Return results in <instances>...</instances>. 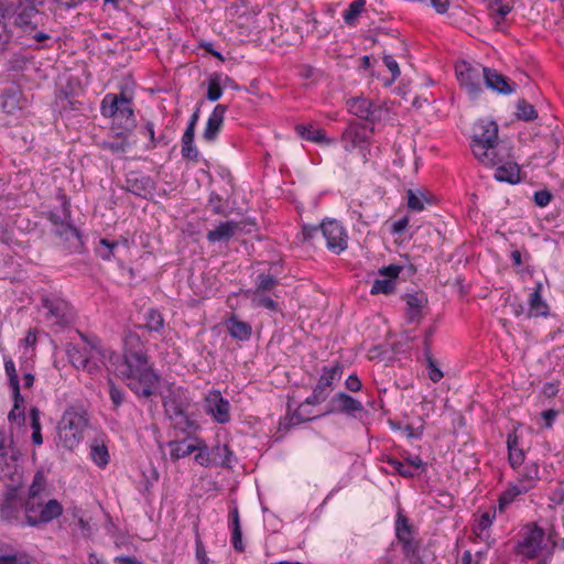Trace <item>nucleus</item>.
<instances>
[{
	"mask_svg": "<svg viewBox=\"0 0 564 564\" xmlns=\"http://www.w3.org/2000/svg\"><path fill=\"white\" fill-rule=\"evenodd\" d=\"M208 205L210 206L214 214H224L225 209L221 204V197L216 193H210Z\"/></svg>",
	"mask_w": 564,
	"mask_h": 564,
	"instance_id": "obj_62",
	"label": "nucleus"
},
{
	"mask_svg": "<svg viewBox=\"0 0 564 564\" xmlns=\"http://www.w3.org/2000/svg\"><path fill=\"white\" fill-rule=\"evenodd\" d=\"M554 545L551 536L546 535L542 528L532 524L528 527L523 540L517 544L516 552L528 560L551 557Z\"/></svg>",
	"mask_w": 564,
	"mask_h": 564,
	"instance_id": "obj_6",
	"label": "nucleus"
},
{
	"mask_svg": "<svg viewBox=\"0 0 564 564\" xmlns=\"http://www.w3.org/2000/svg\"><path fill=\"white\" fill-rule=\"evenodd\" d=\"M365 6V0H354L343 14L344 21L349 25L354 24L359 14L364 11Z\"/></svg>",
	"mask_w": 564,
	"mask_h": 564,
	"instance_id": "obj_47",
	"label": "nucleus"
},
{
	"mask_svg": "<svg viewBox=\"0 0 564 564\" xmlns=\"http://www.w3.org/2000/svg\"><path fill=\"white\" fill-rule=\"evenodd\" d=\"M121 101V95L107 94L100 105V112L105 118H116L118 115V107Z\"/></svg>",
	"mask_w": 564,
	"mask_h": 564,
	"instance_id": "obj_33",
	"label": "nucleus"
},
{
	"mask_svg": "<svg viewBox=\"0 0 564 564\" xmlns=\"http://www.w3.org/2000/svg\"><path fill=\"white\" fill-rule=\"evenodd\" d=\"M278 284V279L269 273H260L256 279V289L253 292H265L272 290Z\"/></svg>",
	"mask_w": 564,
	"mask_h": 564,
	"instance_id": "obj_48",
	"label": "nucleus"
},
{
	"mask_svg": "<svg viewBox=\"0 0 564 564\" xmlns=\"http://www.w3.org/2000/svg\"><path fill=\"white\" fill-rule=\"evenodd\" d=\"M405 302V316L408 322L416 323L422 317V310L427 303V300L424 294L415 293V294H406L404 296Z\"/></svg>",
	"mask_w": 564,
	"mask_h": 564,
	"instance_id": "obj_19",
	"label": "nucleus"
},
{
	"mask_svg": "<svg viewBox=\"0 0 564 564\" xmlns=\"http://www.w3.org/2000/svg\"><path fill=\"white\" fill-rule=\"evenodd\" d=\"M508 158L501 163L496 164L495 178L499 182L516 184L520 181V167L517 163L506 161Z\"/></svg>",
	"mask_w": 564,
	"mask_h": 564,
	"instance_id": "obj_22",
	"label": "nucleus"
},
{
	"mask_svg": "<svg viewBox=\"0 0 564 564\" xmlns=\"http://www.w3.org/2000/svg\"><path fill=\"white\" fill-rule=\"evenodd\" d=\"M58 205L48 212V219L55 225H68L70 219L69 203L65 195L57 197Z\"/></svg>",
	"mask_w": 564,
	"mask_h": 564,
	"instance_id": "obj_23",
	"label": "nucleus"
},
{
	"mask_svg": "<svg viewBox=\"0 0 564 564\" xmlns=\"http://www.w3.org/2000/svg\"><path fill=\"white\" fill-rule=\"evenodd\" d=\"M77 334L84 341V346L69 345L66 349L72 365L88 373L99 372L101 366H106L126 381L127 386L138 397H151L160 382V377L153 370L143 346L134 335L126 339L123 356L104 347L95 336L86 335L79 330Z\"/></svg>",
	"mask_w": 564,
	"mask_h": 564,
	"instance_id": "obj_1",
	"label": "nucleus"
},
{
	"mask_svg": "<svg viewBox=\"0 0 564 564\" xmlns=\"http://www.w3.org/2000/svg\"><path fill=\"white\" fill-rule=\"evenodd\" d=\"M347 107L349 112L370 122L380 121L387 112L382 105L364 97L350 98L347 100Z\"/></svg>",
	"mask_w": 564,
	"mask_h": 564,
	"instance_id": "obj_11",
	"label": "nucleus"
},
{
	"mask_svg": "<svg viewBox=\"0 0 564 564\" xmlns=\"http://www.w3.org/2000/svg\"><path fill=\"white\" fill-rule=\"evenodd\" d=\"M144 321V327L150 332H160L164 326V319L161 313L154 308L145 313Z\"/></svg>",
	"mask_w": 564,
	"mask_h": 564,
	"instance_id": "obj_43",
	"label": "nucleus"
},
{
	"mask_svg": "<svg viewBox=\"0 0 564 564\" xmlns=\"http://www.w3.org/2000/svg\"><path fill=\"white\" fill-rule=\"evenodd\" d=\"M203 406L217 423L226 424L230 421V403L219 390L209 391L204 398Z\"/></svg>",
	"mask_w": 564,
	"mask_h": 564,
	"instance_id": "obj_12",
	"label": "nucleus"
},
{
	"mask_svg": "<svg viewBox=\"0 0 564 564\" xmlns=\"http://www.w3.org/2000/svg\"><path fill=\"white\" fill-rule=\"evenodd\" d=\"M382 61H383L384 65L387 66V68L391 72V75H392L391 79L386 85H391L393 82H395L398 79V77L401 74L399 64L390 55H384L382 57Z\"/></svg>",
	"mask_w": 564,
	"mask_h": 564,
	"instance_id": "obj_56",
	"label": "nucleus"
},
{
	"mask_svg": "<svg viewBox=\"0 0 564 564\" xmlns=\"http://www.w3.org/2000/svg\"><path fill=\"white\" fill-rule=\"evenodd\" d=\"M251 303L254 307H264L270 311L278 310V303L272 299L263 295V292H252Z\"/></svg>",
	"mask_w": 564,
	"mask_h": 564,
	"instance_id": "obj_49",
	"label": "nucleus"
},
{
	"mask_svg": "<svg viewBox=\"0 0 564 564\" xmlns=\"http://www.w3.org/2000/svg\"><path fill=\"white\" fill-rule=\"evenodd\" d=\"M195 545H196L195 555H196L198 563L199 564H209V558L207 556L205 546H204L202 540L199 539V536L196 538Z\"/></svg>",
	"mask_w": 564,
	"mask_h": 564,
	"instance_id": "obj_61",
	"label": "nucleus"
},
{
	"mask_svg": "<svg viewBox=\"0 0 564 564\" xmlns=\"http://www.w3.org/2000/svg\"><path fill=\"white\" fill-rule=\"evenodd\" d=\"M4 370L9 380V386L20 384L15 365L10 357H4Z\"/></svg>",
	"mask_w": 564,
	"mask_h": 564,
	"instance_id": "obj_57",
	"label": "nucleus"
},
{
	"mask_svg": "<svg viewBox=\"0 0 564 564\" xmlns=\"http://www.w3.org/2000/svg\"><path fill=\"white\" fill-rule=\"evenodd\" d=\"M0 564H31L25 557H18L17 555L0 556Z\"/></svg>",
	"mask_w": 564,
	"mask_h": 564,
	"instance_id": "obj_64",
	"label": "nucleus"
},
{
	"mask_svg": "<svg viewBox=\"0 0 564 564\" xmlns=\"http://www.w3.org/2000/svg\"><path fill=\"white\" fill-rule=\"evenodd\" d=\"M214 465L230 467L234 460V453L227 445L218 444L212 448Z\"/></svg>",
	"mask_w": 564,
	"mask_h": 564,
	"instance_id": "obj_32",
	"label": "nucleus"
},
{
	"mask_svg": "<svg viewBox=\"0 0 564 564\" xmlns=\"http://www.w3.org/2000/svg\"><path fill=\"white\" fill-rule=\"evenodd\" d=\"M400 543L402 544V551L405 557L412 563H417L420 561V556L417 553L419 546L414 539L406 540Z\"/></svg>",
	"mask_w": 564,
	"mask_h": 564,
	"instance_id": "obj_53",
	"label": "nucleus"
},
{
	"mask_svg": "<svg viewBox=\"0 0 564 564\" xmlns=\"http://www.w3.org/2000/svg\"><path fill=\"white\" fill-rule=\"evenodd\" d=\"M63 513V507L56 499L44 501L43 498L28 500L25 503V517L30 525L47 523Z\"/></svg>",
	"mask_w": 564,
	"mask_h": 564,
	"instance_id": "obj_9",
	"label": "nucleus"
},
{
	"mask_svg": "<svg viewBox=\"0 0 564 564\" xmlns=\"http://www.w3.org/2000/svg\"><path fill=\"white\" fill-rule=\"evenodd\" d=\"M20 503L14 498H8L0 507V516L3 520L11 521L17 518Z\"/></svg>",
	"mask_w": 564,
	"mask_h": 564,
	"instance_id": "obj_46",
	"label": "nucleus"
},
{
	"mask_svg": "<svg viewBox=\"0 0 564 564\" xmlns=\"http://www.w3.org/2000/svg\"><path fill=\"white\" fill-rule=\"evenodd\" d=\"M533 199L538 206L545 207L546 205L550 204V202L552 199V195L549 191H545V189L538 191L534 193Z\"/></svg>",
	"mask_w": 564,
	"mask_h": 564,
	"instance_id": "obj_63",
	"label": "nucleus"
},
{
	"mask_svg": "<svg viewBox=\"0 0 564 564\" xmlns=\"http://www.w3.org/2000/svg\"><path fill=\"white\" fill-rule=\"evenodd\" d=\"M39 313L47 326L63 329L74 319V312L69 303L58 296H48L42 300Z\"/></svg>",
	"mask_w": 564,
	"mask_h": 564,
	"instance_id": "obj_7",
	"label": "nucleus"
},
{
	"mask_svg": "<svg viewBox=\"0 0 564 564\" xmlns=\"http://www.w3.org/2000/svg\"><path fill=\"white\" fill-rule=\"evenodd\" d=\"M507 447L509 452V463L516 468L523 463L524 454L519 447V440L516 434H509L507 438Z\"/></svg>",
	"mask_w": 564,
	"mask_h": 564,
	"instance_id": "obj_29",
	"label": "nucleus"
},
{
	"mask_svg": "<svg viewBox=\"0 0 564 564\" xmlns=\"http://www.w3.org/2000/svg\"><path fill=\"white\" fill-rule=\"evenodd\" d=\"M402 271V267L390 264L378 271V278L373 280L371 294H391L395 289L397 279Z\"/></svg>",
	"mask_w": 564,
	"mask_h": 564,
	"instance_id": "obj_14",
	"label": "nucleus"
},
{
	"mask_svg": "<svg viewBox=\"0 0 564 564\" xmlns=\"http://www.w3.org/2000/svg\"><path fill=\"white\" fill-rule=\"evenodd\" d=\"M226 327L229 335L238 340H248L251 336V326L236 317L227 319Z\"/></svg>",
	"mask_w": 564,
	"mask_h": 564,
	"instance_id": "obj_27",
	"label": "nucleus"
},
{
	"mask_svg": "<svg viewBox=\"0 0 564 564\" xmlns=\"http://www.w3.org/2000/svg\"><path fill=\"white\" fill-rule=\"evenodd\" d=\"M195 133L184 132L182 137V155L186 159L197 161L198 150L194 144Z\"/></svg>",
	"mask_w": 564,
	"mask_h": 564,
	"instance_id": "obj_39",
	"label": "nucleus"
},
{
	"mask_svg": "<svg viewBox=\"0 0 564 564\" xmlns=\"http://www.w3.org/2000/svg\"><path fill=\"white\" fill-rule=\"evenodd\" d=\"M10 388L12 390L14 404H13L12 410L9 412L8 419L11 422L17 423L18 425H21L25 421L24 405H23L24 399L20 392V384L10 386Z\"/></svg>",
	"mask_w": 564,
	"mask_h": 564,
	"instance_id": "obj_26",
	"label": "nucleus"
},
{
	"mask_svg": "<svg viewBox=\"0 0 564 564\" xmlns=\"http://www.w3.org/2000/svg\"><path fill=\"white\" fill-rule=\"evenodd\" d=\"M536 111L534 107L528 104L525 100H519L517 104V117L519 119L529 121L536 118Z\"/></svg>",
	"mask_w": 564,
	"mask_h": 564,
	"instance_id": "obj_51",
	"label": "nucleus"
},
{
	"mask_svg": "<svg viewBox=\"0 0 564 564\" xmlns=\"http://www.w3.org/2000/svg\"><path fill=\"white\" fill-rule=\"evenodd\" d=\"M90 458L98 467H105L109 463V452L104 443L98 441L90 445Z\"/></svg>",
	"mask_w": 564,
	"mask_h": 564,
	"instance_id": "obj_35",
	"label": "nucleus"
},
{
	"mask_svg": "<svg viewBox=\"0 0 564 564\" xmlns=\"http://www.w3.org/2000/svg\"><path fill=\"white\" fill-rule=\"evenodd\" d=\"M29 421L30 426L32 429V435L31 440L32 443L36 446H40L43 444V436H42V424H41V411L33 406L30 409L29 412Z\"/></svg>",
	"mask_w": 564,
	"mask_h": 564,
	"instance_id": "obj_30",
	"label": "nucleus"
},
{
	"mask_svg": "<svg viewBox=\"0 0 564 564\" xmlns=\"http://www.w3.org/2000/svg\"><path fill=\"white\" fill-rule=\"evenodd\" d=\"M88 425L87 412L82 406H68L57 425V436L63 447L74 449L84 438Z\"/></svg>",
	"mask_w": 564,
	"mask_h": 564,
	"instance_id": "obj_4",
	"label": "nucleus"
},
{
	"mask_svg": "<svg viewBox=\"0 0 564 564\" xmlns=\"http://www.w3.org/2000/svg\"><path fill=\"white\" fill-rule=\"evenodd\" d=\"M528 491V486L522 485L519 480L516 484L509 485L499 498L500 508H505V506L511 503L518 496Z\"/></svg>",
	"mask_w": 564,
	"mask_h": 564,
	"instance_id": "obj_34",
	"label": "nucleus"
},
{
	"mask_svg": "<svg viewBox=\"0 0 564 564\" xmlns=\"http://www.w3.org/2000/svg\"><path fill=\"white\" fill-rule=\"evenodd\" d=\"M341 373L343 368L338 364L328 368H324L321 378L315 386V389H319V392L327 398L332 390L333 383L340 379Z\"/></svg>",
	"mask_w": 564,
	"mask_h": 564,
	"instance_id": "obj_21",
	"label": "nucleus"
},
{
	"mask_svg": "<svg viewBox=\"0 0 564 564\" xmlns=\"http://www.w3.org/2000/svg\"><path fill=\"white\" fill-rule=\"evenodd\" d=\"M239 229V223L232 220L224 221L220 223L216 228L208 230L206 238L212 243L228 241L236 235Z\"/></svg>",
	"mask_w": 564,
	"mask_h": 564,
	"instance_id": "obj_20",
	"label": "nucleus"
},
{
	"mask_svg": "<svg viewBox=\"0 0 564 564\" xmlns=\"http://www.w3.org/2000/svg\"><path fill=\"white\" fill-rule=\"evenodd\" d=\"M542 285L536 284V288L529 296V316H546L549 314V306L541 296Z\"/></svg>",
	"mask_w": 564,
	"mask_h": 564,
	"instance_id": "obj_25",
	"label": "nucleus"
},
{
	"mask_svg": "<svg viewBox=\"0 0 564 564\" xmlns=\"http://www.w3.org/2000/svg\"><path fill=\"white\" fill-rule=\"evenodd\" d=\"M12 20L6 11V6L0 3V54H2L12 39V33L8 29L7 21Z\"/></svg>",
	"mask_w": 564,
	"mask_h": 564,
	"instance_id": "obj_31",
	"label": "nucleus"
},
{
	"mask_svg": "<svg viewBox=\"0 0 564 564\" xmlns=\"http://www.w3.org/2000/svg\"><path fill=\"white\" fill-rule=\"evenodd\" d=\"M163 408L174 426L182 432L197 430L198 425L194 413L191 412V398L182 387L170 386L163 395Z\"/></svg>",
	"mask_w": 564,
	"mask_h": 564,
	"instance_id": "obj_3",
	"label": "nucleus"
},
{
	"mask_svg": "<svg viewBox=\"0 0 564 564\" xmlns=\"http://www.w3.org/2000/svg\"><path fill=\"white\" fill-rule=\"evenodd\" d=\"M495 518L496 511H486L481 513L478 519H476L473 530L477 536L484 538L487 535V530L494 523Z\"/></svg>",
	"mask_w": 564,
	"mask_h": 564,
	"instance_id": "obj_36",
	"label": "nucleus"
},
{
	"mask_svg": "<svg viewBox=\"0 0 564 564\" xmlns=\"http://www.w3.org/2000/svg\"><path fill=\"white\" fill-rule=\"evenodd\" d=\"M127 188L139 197L149 198L154 191V182L150 176L131 173L127 177Z\"/></svg>",
	"mask_w": 564,
	"mask_h": 564,
	"instance_id": "obj_18",
	"label": "nucleus"
},
{
	"mask_svg": "<svg viewBox=\"0 0 564 564\" xmlns=\"http://www.w3.org/2000/svg\"><path fill=\"white\" fill-rule=\"evenodd\" d=\"M109 397L113 408L120 406L124 401V392L117 388L112 380H109Z\"/></svg>",
	"mask_w": 564,
	"mask_h": 564,
	"instance_id": "obj_58",
	"label": "nucleus"
},
{
	"mask_svg": "<svg viewBox=\"0 0 564 564\" xmlns=\"http://www.w3.org/2000/svg\"><path fill=\"white\" fill-rule=\"evenodd\" d=\"M227 107L225 105H217L209 115L206 127L203 132V139L207 142H214L220 132Z\"/></svg>",
	"mask_w": 564,
	"mask_h": 564,
	"instance_id": "obj_16",
	"label": "nucleus"
},
{
	"mask_svg": "<svg viewBox=\"0 0 564 564\" xmlns=\"http://www.w3.org/2000/svg\"><path fill=\"white\" fill-rule=\"evenodd\" d=\"M115 119H124L127 121L133 119L132 102L123 94H121V101L118 107V115Z\"/></svg>",
	"mask_w": 564,
	"mask_h": 564,
	"instance_id": "obj_52",
	"label": "nucleus"
},
{
	"mask_svg": "<svg viewBox=\"0 0 564 564\" xmlns=\"http://www.w3.org/2000/svg\"><path fill=\"white\" fill-rule=\"evenodd\" d=\"M118 247V241H109L107 239H101L99 241V249L97 250V252L101 259L109 261L115 257V249H117Z\"/></svg>",
	"mask_w": 564,
	"mask_h": 564,
	"instance_id": "obj_50",
	"label": "nucleus"
},
{
	"mask_svg": "<svg viewBox=\"0 0 564 564\" xmlns=\"http://www.w3.org/2000/svg\"><path fill=\"white\" fill-rule=\"evenodd\" d=\"M221 75L214 73L208 78L206 98L209 101H217L221 97Z\"/></svg>",
	"mask_w": 564,
	"mask_h": 564,
	"instance_id": "obj_38",
	"label": "nucleus"
},
{
	"mask_svg": "<svg viewBox=\"0 0 564 564\" xmlns=\"http://www.w3.org/2000/svg\"><path fill=\"white\" fill-rule=\"evenodd\" d=\"M425 203L431 202L420 191H408V207L413 212H422L425 207Z\"/></svg>",
	"mask_w": 564,
	"mask_h": 564,
	"instance_id": "obj_45",
	"label": "nucleus"
},
{
	"mask_svg": "<svg viewBox=\"0 0 564 564\" xmlns=\"http://www.w3.org/2000/svg\"><path fill=\"white\" fill-rule=\"evenodd\" d=\"M325 400L326 397L319 392V389L314 388L312 395L307 397L304 403L300 405L299 410L295 413V416H301V412L303 411L305 405H316L324 402Z\"/></svg>",
	"mask_w": 564,
	"mask_h": 564,
	"instance_id": "obj_55",
	"label": "nucleus"
},
{
	"mask_svg": "<svg viewBox=\"0 0 564 564\" xmlns=\"http://www.w3.org/2000/svg\"><path fill=\"white\" fill-rule=\"evenodd\" d=\"M170 456L172 460H178L186 457L197 449L195 443H188L186 440L169 442Z\"/></svg>",
	"mask_w": 564,
	"mask_h": 564,
	"instance_id": "obj_28",
	"label": "nucleus"
},
{
	"mask_svg": "<svg viewBox=\"0 0 564 564\" xmlns=\"http://www.w3.org/2000/svg\"><path fill=\"white\" fill-rule=\"evenodd\" d=\"M195 445H197V449L195 451L197 453L194 457L195 462L198 465L204 466V467L214 465L212 449L209 451L207 445L203 441H199V440L196 441Z\"/></svg>",
	"mask_w": 564,
	"mask_h": 564,
	"instance_id": "obj_42",
	"label": "nucleus"
},
{
	"mask_svg": "<svg viewBox=\"0 0 564 564\" xmlns=\"http://www.w3.org/2000/svg\"><path fill=\"white\" fill-rule=\"evenodd\" d=\"M484 84L488 89L500 95H511L517 88L516 83L511 82L508 77L498 73L496 69L489 67L485 70Z\"/></svg>",
	"mask_w": 564,
	"mask_h": 564,
	"instance_id": "obj_15",
	"label": "nucleus"
},
{
	"mask_svg": "<svg viewBox=\"0 0 564 564\" xmlns=\"http://www.w3.org/2000/svg\"><path fill=\"white\" fill-rule=\"evenodd\" d=\"M424 358H425V365L427 370V377L433 382H438L444 377L443 371L438 367L436 360L433 358L430 348L425 347L424 349Z\"/></svg>",
	"mask_w": 564,
	"mask_h": 564,
	"instance_id": "obj_37",
	"label": "nucleus"
},
{
	"mask_svg": "<svg viewBox=\"0 0 564 564\" xmlns=\"http://www.w3.org/2000/svg\"><path fill=\"white\" fill-rule=\"evenodd\" d=\"M395 534L399 542L413 539V530L406 517L399 514L395 521Z\"/></svg>",
	"mask_w": 564,
	"mask_h": 564,
	"instance_id": "obj_40",
	"label": "nucleus"
},
{
	"mask_svg": "<svg viewBox=\"0 0 564 564\" xmlns=\"http://www.w3.org/2000/svg\"><path fill=\"white\" fill-rule=\"evenodd\" d=\"M329 404V412H340L349 415L355 414L356 412H361L364 410V405L360 401L345 392L336 393L332 398Z\"/></svg>",
	"mask_w": 564,
	"mask_h": 564,
	"instance_id": "obj_17",
	"label": "nucleus"
},
{
	"mask_svg": "<svg viewBox=\"0 0 564 564\" xmlns=\"http://www.w3.org/2000/svg\"><path fill=\"white\" fill-rule=\"evenodd\" d=\"M141 133L149 139V142L147 143L148 150L155 149L162 140L161 137H159V138L155 137L154 124L150 121H148L144 124V127L141 130Z\"/></svg>",
	"mask_w": 564,
	"mask_h": 564,
	"instance_id": "obj_54",
	"label": "nucleus"
},
{
	"mask_svg": "<svg viewBox=\"0 0 564 564\" xmlns=\"http://www.w3.org/2000/svg\"><path fill=\"white\" fill-rule=\"evenodd\" d=\"M341 143L346 151L359 150L360 154L366 159L369 135L364 126L350 123L341 134Z\"/></svg>",
	"mask_w": 564,
	"mask_h": 564,
	"instance_id": "obj_13",
	"label": "nucleus"
},
{
	"mask_svg": "<svg viewBox=\"0 0 564 564\" xmlns=\"http://www.w3.org/2000/svg\"><path fill=\"white\" fill-rule=\"evenodd\" d=\"M46 0H4L6 11L13 18V24L24 32L33 31L42 23L43 14L39 7Z\"/></svg>",
	"mask_w": 564,
	"mask_h": 564,
	"instance_id": "obj_5",
	"label": "nucleus"
},
{
	"mask_svg": "<svg viewBox=\"0 0 564 564\" xmlns=\"http://www.w3.org/2000/svg\"><path fill=\"white\" fill-rule=\"evenodd\" d=\"M231 543L236 551L242 552L245 545L242 543V531L241 527H231Z\"/></svg>",
	"mask_w": 564,
	"mask_h": 564,
	"instance_id": "obj_60",
	"label": "nucleus"
},
{
	"mask_svg": "<svg viewBox=\"0 0 564 564\" xmlns=\"http://www.w3.org/2000/svg\"><path fill=\"white\" fill-rule=\"evenodd\" d=\"M388 463L403 477L412 478L415 475L414 470H412L408 464H404L398 459L390 458Z\"/></svg>",
	"mask_w": 564,
	"mask_h": 564,
	"instance_id": "obj_59",
	"label": "nucleus"
},
{
	"mask_svg": "<svg viewBox=\"0 0 564 564\" xmlns=\"http://www.w3.org/2000/svg\"><path fill=\"white\" fill-rule=\"evenodd\" d=\"M470 148L474 156L489 167L510 156L509 150L499 143L497 122L490 119H480L475 123Z\"/></svg>",
	"mask_w": 564,
	"mask_h": 564,
	"instance_id": "obj_2",
	"label": "nucleus"
},
{
	"mask_svg": "<svg viewBox=\"0 0 564 564\" xmlns=\"http://www.w3.org/2000/svg\"><path fill=\"white\" fill-rule=\"evenodd\" d=\"M321 232L326 241V248L340 254L348 247V234L345 227L335 219L325 220L321 224Z\"/></svg>",
	"mask_w": 564,
	"mask_h": 564,
	"instance_id": "obj_10",
	"label": "nucleus"
},
{
	"mask_svg": "<svg viewBox=\"0 0 564 564\" xmlns=\"http://www.w3.org/2000/svg\"><path fill=\"white\" fill-rule=\"evenodd\" d=\"M46 488V479L43 473L39 471L35 474L33 481L29 488V498L28 500H36L42 497V494Z\"/></svg>",
	"mask_w": 564,
	"mask_h": 564,
	"instance_id": "obj_41",
	"label": "nucleus"
},
{
	"mask_svg": "<svg viewBox=\"0 0 564 564\" xmlns=\"http://www.w3.org/2000/svg\"><path fill=\"white\" fill-rule=\"evenodd\" d=\"M295 131L301 138L314 143H334V140L326 137V131L324 129H315L313 126L297 124L295 127Z\"/></svg>",
	"mask_w": 564,
	"mask_h": 564,
	"instance_id": "obj_24",
	"label": "nucleus"
},
{
	"mask_svg": "<svg viewBox=\"0 0 564 564\" xmlns=\"http://www.w3.org/2000/svg\"><path fill=\"white\" fill-rule=\"evenodd\" d=\"M486 68L480 64H473L466 61H460L455 66L457 80L471 99H477L484 90L482 84Z\"/></svg>",
	"mask_w": 564,
	"mask_h": 564,
	"instance_id": "obj_8",
	"label": "nucleus"
},
{
	"mask_svg": "<svg viewBox=\"0 0 564 564\" xmlns=\"http://www.w3.org/2000/svg\"><path fill=\"white\" fill-rule=\"evenodd\" d=\"M539 479V467L535 464H531L524 467L523 473L518 479L522 485L528 486V489L535 487Z\"/></svg>",
	"mask_w": 564,
	"mask_h": 564,
	"instance_id": "obj_44",
	"label": "nucleus"
}]
</instances>
